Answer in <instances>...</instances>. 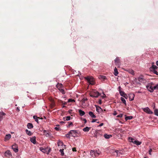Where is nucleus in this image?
Returning a JSON list of instances; mask_svg holds the SVG:
<instances>
[{
	"instance_id": "1",
	"label": "nucleus",
	"mask_w": 158,
	"mask_h": 158,
	"mask_svg": "<svg viewBox=\"0 0 158 158\" xmlns=\"http://www.w3.org/2000/svg\"><path fill=\"white\" fill-rule=\"evenodd\" d=\"M85 79L88 82L89 84L91 85H94L95 84L94 79L92 77H85Z\"/></svg>"
},
{
	"instance_id": "2",
	"label": "nucleus",
	"mask_w": 158,
	"mask_h": 158,
	"mask_svg": "<svg viewBox=\"0 0 158 158\" xmlns=\"http://www.w3.org/2000/svg\"><path fill=\"white\" fill-rule=\"evenodd\" d=\"M101 95V94H100L97 91H92L90 94V96L92 98H98L99 96Z\"/></svg>"
},
{
	"instance_id": "3",
	"label": "nucleus",
	"mask_w": 158,
	"mask_h": 158,
	"mask_svg": "<svg viewBox=\"0 0 158 158\" xmlns=\"http://www.w3.org/2000/svg\"><path fill=\"white\" fill-rule=\"evenodd\" d=\"M100 153L99 151L91 150L90 152V155L94 157L98 156Z\"/></svg>"
},
{
	"instance_id": "4",
	"label": "nucleus",
	"mask_w": 158,
	"mask_h": 158,
	"mask_svg": "<svg viewBox=\"0 0 158 158\" xmlns=\"http://www.w3.org/2000/svg\"><path fill=\"white\" fill-rule=\"evenodd\" d=\"M70 134L72 136L75 137L78 136V133L76 130H71L70 131Z\"/></svg>"
},
{
	"instance_id": "5",
	"label": "nucleus",
	"mask_w": 158,
	"mask_h": 158,
	"mask_svg": "<svg viewBox=\"0 0 158 158\" xmlns=\"http://www.w3.org/2000/svg\"><path fill=\"white\" fill-rule=\"evenodd\" d=\"M138 79L140 82L145 83L146 82V80L144 78V77L142 75L139 76L138 78Z\"/></svg>"
},
{
	"instance_id": "6",
	"label": "nucleus",
	"mask_w": 158,
	"mask_h": 158,
	"mask_svg": "<svg viewBox=\"0 0 158 158\" xmlns=\"http://www.w3.org/2000/svg\"><path fill=\"white\" fill-rule=\"evenodd\" d=\"M143 111L148 114H152L153 112L148 107L142 109Z\"/></svg>"
},
{
	"instance_id": "7",
	"label": "nucleus",
	"mask_w": 158,
	"mask_h": 158,
	"mask_svg": "<svg viewBox=\"0 0 158 158\" xmlns=\"http://www.w3.org/2000/svg\"><path fill=\"white\" fill-rule=\"evenodd\" d=\"M119 93L121 96L124 97L126 99H127L128 98V96L127 94L125 93L123 91H121V90H119Z\"/></svg>"
},
{
	"instance_id": "8",
	"label": "nucleus",
	"mask_w": 158,
	"mask_h": 158,
	"mask_svg": "<svg viewBox=\"0 0 158 158\" xmlns=\"http://www.w3.org/2000/svg\"><path fill=\"white\" fill-rule=\"evenodd\" d=\"M96 135L95 137L97 138L98 136L102 135V132L101 130H97L95 131Z\"/></svg>"
},
{
	"instance_id": "9",
	"label": "nucleus",
	"mask_w": 158,
	"mask_h": 158,
	"mask_svg": "<svg viewBox=\"0 0 158 158\" xmlns=\"http://www.w3.org/2000/svg\"><path fill=\"white\" fill-rule=\"evenodd\" d=\"M146 87L148 90L151 92H152L154 89L153 87L152 86H147Z\"/></svg>"
},
{
	"instance_id": "10",
	"label": "nucleus",
	"mask_w": 158,
	"mask_h": 158,
	"mask_svg": "<svg viewBox=\"0 0 158 158\" xmlns=\"http://www.w3.org/2000/svg\"><path fill=\"white\" fill-rule=\"evenodd\" d=\"M135 97V95L133 94H130L129 95V100L130 101H132L134 100Z\"/></svg>"
},
{
	"instance_id": "11",
	"label": "nucleus",
	"mask_w": 158,
	"mask_h": 158,
	"mask_svg": "<svg viewBox=\"0 0 158 158\" xmlns=\"http://www.w3.org/2000/svg\"><path fill=\"white\" fill-rule=\"evenodd\" d=\"M57 88L59 89H60L62 88L63 87V85L61 83H58L56 85Z\"/></svg>"
},
{
	"instance_id": "12",
	"label": "nucleus",
	"mask_w": 158,
	"mask_h": 158,
	"mask_svg": "<svg viewBox=\"0 0 158 158\" xmlns=\"http://www.w3.org/2000/svg\"><path fill=\"white\" fill-rule=\"evenodd\" d=\"M100 79L104 81L106 79V76L102 75H100L98 77Z\"/></svg>"
},
{
	"instance_id": "13",
	"label": "nucleus",
	"mask_w": 158,
	"mask_h": 158,
	"mask_svg": "<svg viewBox=\"0 0 158 158\" xmlns=\"http://www.w3.org/2000/svg\"><path fill=\"white\" fill-rule=\"evenodd\" d=\"M115 64L116 65H119V60L118 58L117 57L114 60Z\"/></svg>"
},
{
	"instance_id": "14",
	"label": "nucleus",
	"mask_w": 158,
	"mask_h": 158,
	"mask_svg": "<svg viewBox=\"0 0 158 158\" xmlns=\"http://www.w3.org/2000/svg\"><path fill=\"white\" fill-rule=\"evenodd\" d=\"M30 140L33 144H35L36 143V137L34 136L32 138H31Z\"/></svg>"
},
{
	"instance_id": "15",
	"label": "nucleus",
	"mask_w": 158,
	"mask_h": 158,
	"mask_svg": "<svg viewBox=\"0 0 158 158\" xmlns=\"http://www.w3.org/2000/svg\"><path fill=\"white\" fill-rule=\"evenodd\" d=\"M132 143L137 145H139L141 143V142L139 141L138 140H135L134 139Z\"/></svg>"
},
{
	"instance_id": "16",
	"label": "nucleus",
	"mask_w": 158,
	"mask_h": 158,
	"mask_svg": "<svg viewBox=\"0 0 158 158\" xmlns=\"http://www.w3.org/2000/svg\"><path fill=\"white\" fill-rule=\"evenodd\" d=\"M11 137V135L10 134L6 135L5 138V140H9Z\"/></svg>"
},
{
	"instance_id": "17",
	"label": "nucleus",
	"mask_w": 158,
	"mask_h": 158,
	"mask_svg": "<svg viewBox=\"0 0 158 158\" xmlns=\"http://www.w3.org/2000/svg\"><path fill=\"white\" fill-rule=\"evenodd\" d=\"M89 114L92 118H96V116L91 111H89Z\"/></svg>"
},
{
	"instance_id": "18",
	"label": "nucleus",
	"mask_w": 158,
	"mask_h": 158,
	"mask_svg": "<svg viewBox=\"0 0 158 158\" xmlns=\"http://www.w3.org/2000/svg\"><path fill=\"white\" fill-rule=\"evenodd\" d=\"M16 145H13L12 146V148L14 150V151L16 152H18V148H16Z\"/></svg>"
},
{
	"instance_id": "19",
	"label": "nucleus",
	"mask_w": 158,
	"mask_h": 158,
	"mask_svg": "<svg viewBox=\"0 0 158 158\" xmlns=\"http://www.w3.org/2000/svg\"><path fill=\"white\" fill-rule=\"evenodd\" d=\"M79 113L80 115L81 116H82L85 114V112L84 111L82 110H78Z\"/></svg>"
},
{
	"instance_id": "20",
	"label": "nucleus",
	"mask_w": 158,
	"mask_h": 158,
	"mask_svg": "<svg viewBox=\"0 0 158 158\" xmlns=\"http://www.w3.org/2000/svg\"><path fill=\"white\" fill-rule=\"evenodd\" d=\"M27 126L28 129H31L33 128V124L32 123H28L27 124Z\"/></svg>"
},
{
	"instance_id": "21",
	"label": "nucleus",
	"mask_w": 158,
	"mask_h": 158,
	"mask_svg": "<svg viewBox=\"0 0 158 158\" xmlns=\"http://www.w3.org/2000/svg\"><path fill=\"white\" fill-rule=\"evenodd\" d=\"M104 137L106 139H109L110 137H112V135H107L106 134H105L104 135Z\"/></svg>"
},
{
	"instance_id": "22",
	"label": "nucleus",
	"mask_w": 158,
	"mask_h": 158,
	"mask_svg": "<svg viewBox=\"0 0 158 158\" xmlns=\"http://www.w3.org/2000/svg\"><path fill=\"white\" fill-rule=\"evenodd\" d=\"M44 135H45L47 137H49L50 136V134L49 133H48L47 131L45 130L44 131Z\"/></svg>"
},
{
	"instance_id": "23",
	"label": "nucleus",
	"mask_w": 158,
	"mask_h": 158,
	"mask_svg": "<svg viewBox=\"0 0 158 158\" xmlns=\"http://www.w3.org/2000/svg\"><path fill=\"white\" fill-rule=\"evenodd\" d=\"M158 67L155 65H152V67L150 68V70L151 71H152L153 70H155V69H156Z\"/></svg>"
},
{
	"instance_id": "24",
	"label": "nucleus",
	"mask_w": 158,
	"mask_h": 158,
	"mask_svg": "<svg viewBox=\"0 0 158 158\" xmlns=\"http://www.w3.org/2000/svg\"><path fill=\"white\" fill-rule=\"evenodd\" d=\"M90 129V127H85L84 128L83 131L85 132H88V131Z\"/></svg>"
},
{
	"instance_id": "25",
	"label": "nucleus",
	"mask_w": 158,
	"mask_h": 158,
	"mask_svg": "<svg viewBox=\"0 0 158 158\" xmlns=\"http://www.w3.org/2000/svg\"><path fill=\"white\" fill-rule=\"evenodd\" d=\"M71 117L70 116H67L63 118V120L64 121H68L70 120Z\"/></svg>"
},
{
	"instance_id": "26",
	"label": "nucleus",
	"mask_w": 158,
	"mask_h": 158,
	"mask_svg": "<svg viewBox=\"0 0 158 158\" xmlns=\"http://www.w3.org/2000/svg\"><path fill=\"white\" fill-rule=\"evenodd\" d=\"M114 74L115 76H117L118 74V71L117 69L115 67L114 70Z\"/></svg>"
},
{
	"instance_id": "27",
	"label": "nucleus",
	"mask_w": 158,
	"mask_h": 158,
	"mask_svg": "<svg viewBox=\"0 0 158 158\" xmlns=\"http://www.w3.org/2000/svg\"><path fill=\"white\" fill-rule=\"evenodd\" d=\"M96 111L98 112H100L101 111H103L102 110V108L99 106H96Z\"/></svg>"
},
{
	"instance_id": "28",
	"label": "nucleus",
	"mask_w": 158,
	"mask_h": 158,
	"mask_svg": "<svg viewBox=\"0 0 158 158\" xmlns=\"http://www.w3.org/2000/svg\"><path fill=\"white\" fill-rule=\"evenodd\" d=\"M25 131L26 133L29 135L30 136L32 134V133L31 132V131H28V130L26 129L25 130Z\"/></svg>"
},
{
	"instance_id": "29",
	"label": "nucleus",
	"mask_w": 158,
	"mask_h": 158,
	"mask_svg": "<svg viewBox=\"0 0 158 158\" xmlns=\"http://www.w3.org/2000/svg\"><path fill=\"white\" fill-rule=\"evenodd\" d=\"M45 149H46L45 151H46V153L47 154H48L51 151V148H45Z\"/></svg>"
},
{
	"instance_id": "30",
	"label": "nucleus",
	"mask_w": 158,
	"mask_h": 158,
	"mask_svg": "<svg viewBox=\"0 0 158 158\" xmlns=\"http://www.w3.org/2000/svg\"><path fill=\"white\" fill-rule=\"evenodd\" d=\"M133 117L132 116H127L125 117V119L126 121L129 119H131Z\"/></svg>"
},
{
	"instance_id": "31",
	"label": "nucleus",
	"mask_w": 158,
	"mask_h": 158,
	"mask_svg": "<svg viewBox=\"0 0 158 158\" xmlns=\"http://www.w3.org/2000/svg\"><path fill=\"white\" fill-rule=\"evenodd\" d=\"M121 100L123 102V103L124 104H125V106H126V101L125 100V99H124V98L123 97H121Z\"/></svg>"
},
{
	"instance_id": "32",
	"label": "nucleus",
	"mask_w": 158,
	"mask_h": 158,
	"mask_svg": "<svg viewBox=\"0 0 158 158\" xmlns=\"http://www.w3.org/2000/svg\"><path fill=\"white\" fill-rule=\"evenodd\" d=\"M40 150L43 152L44 153H46V151H45L46 149H45V148H44L42 147H41L40 148Z\"/></svg>"
},
{
	"instance_id": "33",
	"label": "nucleus",
	"mask_w": 158,
	"mask_h": 158,
	"mask_svg": "<svg viewBox=\"0 0 158 158\" xmlns=\"http://www.w3.org/2000/svg\"><path fill=\"white\" fill-rule=\"evenodd\" d=\"M33 118L34 119H35V121L38 123V118H40V117L38 118L36 116H34Z\"/></svg>"
},
{
	"instance_id": "34",
	"label": "nucleus",
	"mask_w": 158,
	"mask_h": 158,
	"mask_svg": "<svg viewBox=\"0 0 158 158\" xmlns=\"http://www.w3.org/2000/svg\"><path fill=\"white\" fill-rule=\"evenodd\" d=\"M154 114L155 115L158 116V110L156 109L154 111Z\"/></svg>"
},
{
	"instance_id": "35",
	"label": "nucleus",
	"mask_w": 158,
	"mask_h": 158,
	"mask_svg": "<svg viewBox=\"0 0 158 158\" xmlns=\"http://www.w3.org/2000/svg\"><path fill=\"white\" fill-rule=\"evenodd\" d=\"M59 151L60 152L61 154V155L62 156H63L64 155V149H60Z\"/></svg>"
},
{
	"instance_id": "36",
	"label": "nucleus",
	"mask_w": 158,
	"mask_h": 158,
	"mask_svg": "<svg viewBox=\"0 0 158 158\" xmlns=\"http://www.w3.org/2000/svg\"><path fill=\"white\" fill-rule=\"evenodd\" d=\"M60 91L62 94H65V92L64 91V90L63 89H59Z\"/></svg>"
},
{
	"instance_id": "37",
	"label": "nucleus",
	"mask_w": 158,
	"mask_h": 158,
	"mask_svg": "<svg viewBox=\"0 0 158 158\" xmlns=\"http://www.w3.org/2000/svg\"><path fill=\"white\" fill-rule=\"evenodd\" d=\"M63 142L61 141H59L57 143V144L58 146H59L60 145L61 146L63 145Z\"/></svg>"
},
{
	"instance_id": "38",
	"label": "nucleus",
	"mask_w": 158,
	"mask_h": 158,
	"mask_svg": "<svg viewBox=\"0 0 158 158\" xmlns=\"http://www.w3.org/2000/svg\"><path fill=\"white\" fill-rule=\"evenodd\" d=\"M71 135V134H70V131L68 132L67 134L66 135V136L68 138H70V136Z\"/></svg>"
},
{
	"instance_id": "39",
	"label": "nucleus",
	"mask_w": 158,
	"mask_h": 158,
	"mask_svg": "<svg viewBox=\"0 0 158 158\" xmlns=\"http://www.w3.org/2000/svg\"><path fill=\"white\" fill-rule=\"evenodd\" d=\"M129 72L130 73H131L132 75H134L135 74L134 71L132 70H129Z\"/></svg>"
},
{
	"instance_id": "40",
	"label": "nucleus",
	"mask_w": 158,
	"mask_h": 158,
	"mask_svg": "<svg viewBox=\"0 0 158 158\" xmlns=\"http://www.w3.org/2000/svg\"><path fill=\"white\" fill-rule=\"evenodd\" d=\"M5 153L6 154L8 155L9 156L11 155V152L9 151H6L5 152Z\"/></svg>"
},
{
	"instance_id": "41",
	"label": "nucleus",
	"mask_w": 158,
	"mask_h": 158,
	"mask_svg": "<svg viewBox=\"0 0 158 158\" xmlns=\"http://www.w3.org/2000/svg\"><path fill=\"white\" fill-rule=\"evenodd\" d=\"M153 73L154 74H156V75H158V72L155 70H153L152 71Z\"/></svg>"
},
{
	"instance_id": "42",
	"label": "nucleus",
	"mask_w": 158,
	"mask_h": 158,
	"mask_svg": "<svg viewBox=\"0 0 158 158\" xmlns=\"http://www.w3.org/2000/svg\"><path fill=\"white\" fill-rule=\"evenodd\" d=\"M129 141L130 142H133V140H134V139L133 138H131V137H129Z\"/></svg>"
},
{
	"instance_id": "43",
	"label": "nucleus",
	"mask_w": 158,
	"mask_h": 158,
	"mask_svg": "<svg viewBox=\"0 0 158 158\" xmlns=\"http://www.w3.org/2000/svg\"><path fill=\"white\" fill-rule=\"evenodd\" d=\"M75 101L74 99H69L68 100V102H75Z\"/></svg>"
},
{
	"instance_id": "44",
	"label": "nucleus",
	"mask_w": 158,
	"mask_h": 158,
	"mask_svg": "<svg viewBox=\"0 0 158 158\" xmlns=\"http://www.w3.org/2000/svg\"><path fill=\"white\" fill-rule=\"evenodd\" d=\"M153 88L154 89H158V85H157L156 86L153 87Z\"/></svg>"
},
{
	"instance_id": "45",
	"label": "nucleus",
	"mask_w": 158,
	"mask_h": 158,
	"mask_svg": "<svg viewBox=\"0 0 158 158\" xmlns=\"http://www.w3.org/2000/svg\"><path fill=\"white\" fill-rule=\"evenodd\" d=\"M152 149H151V148L148 151V152H149V155H152L151 152H152Z\"/></svg>"
},
{
	"instance_id": "46",
	"label": "nucleus",
	"mask_w": 158,
	"mask_h": 158,
	"mask_svg": "<svg viewBox=\"0 0 158 158\" xmlns=\"http://www.w3.org/2000/svg\"><path fill=\"white\" fill-rule=\"evenodd\" d=\"M123 114H120L119 115H117V117L118 118H121L123 116Z\"/></svg>"
},
{
	"instance_id": "47",
	"label": "nucleus",
	"mask_w": 158,
	"mask_h": 158,
	"mask_svg": "<svg viewBox=\"0 0 158 158\" xmlns=\"http://www.w3.org/2000/svg\"><path fill=\"white\" fill-rule=\"evenodd\" d=\"M101 97L102 98H104L106 97V95L104 94L103 93V95L101 96Z\"/></svg>"
},
{
	"instance_id": "48",
	"label": "nucleus",
	"mask_w": 158,
	"mask_h": 158,
	"mask_svg": "<svg viewBox=\"0 0 158 158\" xmlns=\"http://www.w3.org/2000/svg\"><path fill=\"white\" fill-rule=\"evenodd\" d=\"M72 150L73 152H76L77 150L76 148H72Z\"/></svg>"
},
{
	"instance_id": "49",
	"label": "nucleus",
	"mask_w": 158,
	"mask_h": 158,
	"mask_svg": "<svg viewBox=\"0 0 158 158\" xmlns=\"http://www.w3.org/2000/svg\"><path fill=\"white\" fill-rule=\"evenodd\" d=\"M69 127H70V126L71 125H73V123L72 122H69Z\"/></svg>"
},
{
	"instance_id": "50",
	"label": "nucleus",
	"mask_w": 158,
	"mask_h": 158,
	"mask_svg": "<svg viewBox=\"0 0 158 158\" xmlns=\"http://www.w3.org/2000/svg\"><path fill=\"white\" fill-rule=\"evenodd\" d=\"M117 112L116 111H114L113 113V114L114 115H117Z\"/></svg>"
},
{
	"instance_id": "51",
	"label": "nucleus",
	"mask_w": 158,
	"mask_h": 158,
	"mask_svg": "<svg viewBox=\"0 0 158 158\" xmlns=\"http://www.w3.org/2000/svg\"><path fill=\"white\" fill-rule=\"evenodd\" d=\"M97 120V119H93L91 122L92 123H94V122H95Z\"/></svg>"
},
{
	"instance_id": "52",
	"label": "nucleus",
	"mask_w": 158,
	"mask_h": 158,
	"mask_svg": "<svg viewBox=\"0 0 158 158\" xmlns=\"http://www.w3.org/2000/svg\"><path fill=\"white\" fill-rule=\"evenodd\" d=\"M98 103L99 104H101L102 103V102L101 99H99L98 101Z\"/></svg>"
},
{
	"instance_id": "53",
	"label": "nucleus",
	"mask_w": 158,
	"mask_h": 158,
	"mask_svg": "<svg viewBox=\"0 0 158 158\" xmlns=\"http://www.w3.org/2000/svg\"><path fill=\"white\" fill-rule=\"evenodd\" d=\"M87 100V99H82V102H85V101H86Z\"/></svg>"
},
{
	"instance_id": "54",
	"label": "nucleus",
	"mask_w": 158,
	"mask_h": 158,
	"mask_svg": "<svg viewBox=\"0 0 158 158\" xmlns=\"http://www.w3.org/2000/svg\"><path fill=\"white\" fill-rule=\"evenodd\" d=\"M104 124L103 123H101L98 126V127H101Z\"/></svg>"
},
{
	"instance_id": "55",
	"label": "nucleus",
	"mask_w": 158,
	"mask_h": 158,
	"mask_svg": "<svg viewBox=\"0 0 158 158\" xmlns=\"http://www.w3.org/2000/svg\"><path fill=\"white\" fill-rule=\"evenodd\" d=\"M55 129L56 130H57V131H58L59 130V128H58L57 127H55Z\"/></svg>"
},
{
	"instance_id": "56",
	"label": "nucleus",
	"mask_w": 158,
	"mask_h": 158,
	"mask_svg": "<svg viewBox=\"0 0 158 158\" xmlns=\"http://www.w3.org/2000/svg\"><path fill=\"white\" fill-rule=\"evenodd\" d=\"M156 64L158 66V60L156 62Z\"/></svg>"
},
{
	"instance_id": "57",
	"label": "nucleus",
	"mask_w": 158,
	"mask_h": 158,
	"mask_svg": "<svg viewBox=\"0 0 158 158\" xmlns=\"http://www.w3.org/2000/svg\"><path fill=\"white\" fill-rule=\"evenodd\" d=\"M121 88V87H120V86H119V87H118V88H119V90H120V89Z\"/></svg>"
},
{
	"instance_id": "58",
	"label": "nucleus",
	"mask_w": 158,
	"mask_h": 158,
	"mask_svg": "<svg viewBox=\"0 0 158 158\" xmlns=\"http://www.w3.org/2000/svg\"><path fill=\"white\" fill-rule=\"evenodd\" d=\"M84 121H85V123L86 122V120L85 119H84Z\"/></svg>"
},
{
	"instance_id": "59",
	"label": "nucleus",
	"mask_w": 158,
	"mask_h": 158,
	"mask_svg": "<svg viewBox=\"0 0 158 158\" xmlns=\"http://www.w3.org/2000/svg\"><path fill=\"white\" fill-rule=\"evenodd\" d=\"M60 123H64V122H63V121H61V122H60Z\"/></svg>"
},
{
	"instance_id": "60",
	"label": "nucleus",
	"mask_w": 158,
	"mask_h": 158,
	"mask_svg": "<svg viewBox=\"0 0 158 158\" xmlns=\"http://www.w3.org/2000/svg\"><path fill=\"white\" fill-rule=\"evenodd\" d=\"M17 110H19L18 109V108H17Z\"/></svg>"
},
{
	"instance_id": "61",
	"label": "nucleus",
	"mask_w": 158,
	"mask_h": 158,
	"mask_svg": "<svg viewBox=\"0 0 158 158\" xmlns=\"http://www.w3.org/2000/svg\"><path fill=\"white\" fill-rule=\"evenodd\" d=\"M97 123H99V122H97Z\"/></svg>"
},
{
	"instance_id": "62",
	"label": "nucleus",
	"mask_w": 158,
	"mask_h": 158,
	"mask_svg": "<svg viewBox=\"0 0 158 158\" xmlns=\"http://www.w3.org/2000/svg\"><path fill=\"white\" fill-rule=\"evenodd\" d=\"M117 152H118V151H116V152H117Z\"/></svg>"
},
{
	"instance_id": "63",
	"label": "nucleus",
	"mask_w": 158,
	"mask_h": 158,
	"mask_svg": "<svg viewBox=\"0 0 158 158\" xmlns=\"http://www.w3.org/2000/svg\"><path fill=\"white\" fill-rule=\"evenodd\" d=\"M144 158H147L146 157H144Z\"/></svg>"
},
{
	"instance_id": "64",
	"label": "nucleus",
	"mask_w": 158,
	"mask_h": 158,
	"mask_svg": "<svg viewBox=\"0 0 158 158\" xmlns=\"http://www.w3.org/2000/svg\"><path fill=\"white\" fill-rule=\"evenodd\" d=\"M53 107V106H52V107H51V108H52Z\"/></svg>"
}]
</instances>
